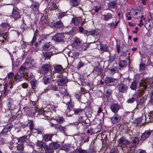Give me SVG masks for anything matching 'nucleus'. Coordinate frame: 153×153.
<instances>
[{
	"mask_svg": "<svg viewBox=\"0 0 153 153\" xmlns=\"http://www.w3.org/2000/svg\"><path fill=\"white\" fill-rule=\"evenodd\" d=\"M63 97V102L64 103L66 104L67 105V109L65 111V113L68 116H71L72 115L70 114V112L72 111V109L74 107V104L71 102V97L67 93L65 94Z\"/></svg>",
	"mask_w": 153,
	"mask_h": 153,
	"instance_id": "f257e3e1",
	"label": "nucleus"
},
{
	"mask_svg": "<svg viewBox=\"0 0 153 153\" xmlns=\"http://www.w3.org/2000/svg\"><path fill=\"white\" fill-rule=\"evenodd\" d=\"M150 87H153V79L146 78L145 80H142L139 85L140 90L142 91Z\"/></svg>",
	"mask_w": 153,
	"mask_h": 153,
	"instance_id": "f03ea898",
	"label": "nucleus"
},
{
	"mask_svg": "<svg viewBox=\"0 0 153 153\" xmlns=\"http://www.w3.org/2000/svg\"><path fill=\"white\" fill-rule=\"evenodd\" d=\"M117 88L119 92L125 93L127 91L128 87L126 85L121 82L117 85Z\"/></svg>",
	"mask_w": 153,
	"mask_h": 153,
	"instance_id": "7ed1b4c3",
	"label": "nucleus"
},
{
	"mask_svg": "<svg viewBox=\"0 0 153 153\" xmlns=\"http://www.w3.org/2000/svg\"><path fill=\"white\" fill-rule=\"evenodd\" d=\"M35 62L32 58L27 59L24 63L25 66L27 68H31L35 66Z\"/></svg>",
	"mask_w": 153,
	"mask_h": 153,
	"instance_id": "20e7f679",
	"label": "nucleus"
},
{
	"mask_svg": "<svg viewBox=\"0 0 153 153\" xmlns=\"http://www.w3.org/2000/svg\"><path fill=\"white\" fill-rule=\"evenodd\" d=\"M11 17L16 20L20 18L21 15L19 9L16 7H13L12 14Z\"/></svg>",
	"mask_w": 153,
	"mask_h": 153,
	"instance_id": "39448f33",
	"label": "nucleus"
},
{
	"mask_svg": "<svg viewBox=\"0 0 153 153\" xmlns=\"http://www.w3.org/2000/svg\"><path fill=\"white\" fill-rule=\"evenodd\" d=\"M64 34L63 33H58L54 36L53 39L56 41L58 42H63L64 41L65 38Z\"/></svg>",
	"mask_w": 153,
	"mask_h": 153,
	"instance_id": "423d86ee",
	"label": "nucleus"
},
{
	"mask_svg": "<svg viewBox=\"0 0 153 153\" xmlns=\"http://www.w3.org/2000/svg\"><path fill=\"white\" fill-rule=\"evenodd\" d=\"M118 143L119 145L122 147H126L127 145H129V141L123 137L119 139Z\"/></svg>",
	"mask_w": 153,
	"mask_h": 153,
	"instance_id": "0eeeda50",
	"label": "nucleus"
},
{
	"mask_svg": "<svg viewBox=\"0 0 153 153\" xmlns=\"http://www.w3.org/2000/svg\"><path fill=\"white\" fill-rule=\"evenodd\" d=\"M139 139L136 137H131L130 138V141L129 142V146L130 148L135 147L138 143Z\"/></svg>",
	"mask_w": 153,
	"mask_h": 153,
	"instance_id": "6e6552de",
	"label": "nucleus"
},
{
	"mask_svg": "<svg viewBox=\"0 0 153 153\" xmlns=\"http://www.w3.org/2000/svg\"><path fill=\"white\" fill-rule=\"evenodd\" d=\"M51 69V67L48 64H45L42 65L40 69L41 73H46L49 71Z\"/></svg>",
	"mask_w": 153,
	"mask_h": 153,
	"instance_id": "1a4fd4ad",
	"label": "nucleus"
},
{
	"mask_svg": "<svg viewBox=\"0 0 153 153\" xmlns=\"http://www.w3.org/2000/svg\"><path fill=\"white\" fill-rule=\"evenodd\" d=\"M152 131L149 130L146 131L142 133L141 136L140 140L142 141H144L148 138L151 135Z\"/></svg>",
	"mask_w": 153,
	"mask_h": 153,
	"instance_id": "9d476101",
	"label": "nucleus"
},
{
	"mask_svg": "<svg viewBox=\"0 0 153 153\" xmlns=\"http://www.w3.org/2000/svg\"><path fill=\"white\" fill-rule=\"evenodd\" d=\"M124 56L123 55H120L119 58L120 61L118 64L119 67L121 68L125 67L127 65V62L126 60L121 59L123 58Z\"/></svg>",
	"mask_w": 153,
	"mask_h": 153,
	"instance_id": "9b49d317",
	"label": "nucleus"
},
{
	"mask_svg": "<svg viewBox=\"0 0 153 153\" xmlns=\"http://www.w3.org/2000/svg\"><path fill=\"white\" fill-rule=\"evenodd\" d=\"M110 108L111 111L115 114H117L120 109V106L116 103L112 104Z\"/></svg>",
	"mask_w": 153,
	"mask_h": 153,
	"instance_id": "f8f14e48",
	"label": "nucleus"
},
{
	"mask_svg": "<svg viewBox=\"0 0 153 153\" xmlns=\"http://www.w3.org/2000/svg\"><path fill=\"white\" fill-rule=\"evenodd\" d=\"M145 27L148 30H150L153 27V22L152 20L149 19L145 23Z\"/></svg>",
	"mask_w": 153,
	"mask_h": 153,
	"instance_id": "ddd939ff",
	"label": "nucleus"
},
{
	"mask_svg": "<svg viewBox=\"0 0 153 153\" xmlns=\"http://www.w3.org/2000/svg\"><path fill=\"white\" fill-rule=\"evenodd\" d=\"M13 127V126L11 124H7L5 127L3 129V130L0 132L1 134H4V133L10 131L12 128Z\"/></svg>",
	"mask_w": 153,
	"mask_h": 153,
	"instance_id": "4468645a",
	"label": "nucleus"
},
{
	"mask_svg": "<svg viewBox=\"0 0 153 153\" xmlns=\"http://www.w3.org/2000/svg\"><path fill=\"white\" fill-rule=\"evenodd\" d=\"M102 17L103 20L107 21L113 18V15L110 13H108L106 15H102Z\"/></svg>",
	"mask_w": 153,
	"mask_h": 153,
	"instance_id": "2eb2a0df",
	"label": "nucleus"
},
{
	"mask_svg": "<svg viewBox=\"0 0 153 153\" xmlns=\"http://www.w3.org/2000/svg\"><path fill=\"white\" fill-rule=\"evenodd\" d=\"M52 90L54 91H58V88L55 85V83L53 82L48 85L46 90Z\"/></svg>",
	"mask_w": 153,
	"mask_h": 153,
	"instance_id": "dca6fc26",
	"label": "nucleus"
},
{
	"mask_svg": "<svg viewBox=\"0 0 153 153\" xmlns=\"http://www.w3.org/2000/svg\"><path fill=\"white\" fill-rule=\"evenodd\" d=\"M111 120L113 123L116 124L118 123L120 120V118L117 114H115L111 118Z\"/></svg>",
	"mask_w": 153,
	"mask_h": 153,
	"instance_id": "f3484780",
	"label": "nucleus"
},
{
	"mask_svg": "<svg viewBox=\"0 0 153 153\" xmlns=\"http://www.w3.org/2000/svg\"><path fill=\"white\" fill-rule=\"evenodd\" d=\"M133 16L135 18H138L141 17V19H143V20L145 19V18L144 17V16L142 15L141 12L139 10H138L136 12Z\"/></svg>",
	"mask_w": 153,
	"mask_h": 153,
	"instance_id": "a211bd4d",
	"label": "nucleus"
},
{
	"mask_svg": "<svg viewBox=\"0 0 153 153\" xmlns=\"http://www.w3.org/2000/svg\"><path fill=\"white\" fill-rule=\"evenodd\" d=\"M84 109L79 107L78 108H74L73 110L74 114L76 115H80L84 111Z\"/></svg>",
	"mask_w": 153,
	"mask_h": 153,
	"instance_id": "6ab92c4d",
	"label": "nucleus"
},
{
	"mask_svg": "<svg viewBox=\"0 0 153 153\" xmlns=\"http://www.w3.org/2000/svg\"><path fill=\"white\" fill-rule=\"evenodd\" d=\"M55 54V52H47L44 53V57L46 59H50V57Z\"/></svg>",
	"mask_w": 153,
	"mask_h": 153,
	"instance_id": "aec40b11",
	"label": "nucleus"
},
{
	"mask_svg": "<svg viewBox=\"0 0 153 153\" xmlns=\"http://www.w3.org/2000/svg\"><path fill=\"white\" fill-rule=\"evenodd\" d=\"M54 144L53 143H50L49 147H46L45 148V150L48 153H52L53 152V150L54 149Z\"/></svg>",
	"mask_w": 153,
	"mask_h": 153,
	"instance_id": "412c9836",
	"label": "nucleus"
},
{
	"mask_svg": "<svg viewBox=\"0 0 153 153\" xmlns=\"http://www.w3.org/2000/svg\"><path fill=\"white\" fill-rule=\"evenodd\" d=\"M54 72L55 73H61L63 71V68L61 65H57L54 67Z\"/></svg>",
	"mask_w": 153,
	"mask_h": 153,
	"instance_id": "4be33fe9",
	"label": "nucleus"
},
{
	"mask_svg": "<svg viewBox=\"0 0 153 153\" xmlns=\"http://www.w3.org/2000/svg\"><path fill=\"white\" fill-rule=\"evenodd\" d=\"M54 25V27L56 28H62L64 27V25L61 20L56 22Z\"/></svg>",
	"mask_w": 153,
	"mask_h": 153,
	"instance_id": "5701e85b",
	"label": "nucleus"
},
{
	"mask_svg": "<svg viewBox=\"0 0 153 153\" xmlns=\"http://www.w3.org/2000/svg\"><path fill=\"white\" fill-rule=\"evenodd\" d=\"M82 21V19L81 18H73L72 20V23H73L76 25H79Z\"/></svg>",
	"mask_w": 153,
	"mask_h": 153,
	"instance_id": "b1692460",
	"label": "nucleus"
},
{
	"mask_svg": "<svg viewBox=\"0 0 153 153\" xmlns=\"http://www.w3.org/2000/svg\"><path fill=\"white\" fill-rule=\"evenodd\" d=\"M54 135L53 134H46L43 136V137L45 141H48L51 140L52 137Z\"/></svg>",
	"mask_w": 153,
	"mask_h": 153,
	"instance_id": "393cba45",
	"label": "nucleus"
},
{
	"mask_svg": "<svg viewBox=\"0 0 153 153\" xmlns=\"http://www.w3.org/2000/svg\"><path fill=\"white\" fill-rule=\"evenodd\" d=\"M32 88L33 89H35L38 84V81L35 79H33L30 82Z\"/></svg>",
	"mask_w": 153,
	"mask_h": 153,
	"instance_id": "a878e982",
	"label": "nucleus"
},
{
	"mask_svg": "<svg viewBox=\"0 0 153 153\" xmlns=\"http://www.w3.org/2000/svg\"><path fill=\"white\" fill-rule=\"evenodd\" d=\"M8 27V24L6 23H3L0 25V31L3 32L6 30Z\"/></svg>",
	"mask_w": 153,
	"mask_h": 153,
	"instance_id": "bb28decb",
	"label": "nucleus"
},
{
	"mask_svg": "<svg viewBox=\"0 0 153 153\" xmlns=\"http://www.w3.org/2000/svg\"><path fill=\"white\" fill-rule=\"evenodd\" d=\"M117 3L116 1H111L108 4V7L110 9L115 8Z\"/></svg>",
	"mask_w": 153,
	"mask_h": 153,
	"instance_id": "cd10ccee",
	"label": "nucleus"
},
{
	"mask_svg": "<svg viewBox=\"0 0 153 153\" xmlns=\"http://www.w3.org/2000/svg\"><path fill=\"white\" fill-rule=\"evenodd\" d=\"M116 79L111 77H107L105 79V83L106 84L112 83L114 82Z\"/></svg>",
	"mask_w": 153,
	"mask_h": 153,
	"instance_id": "c85d7f7f",
	"label": "nucleus"
},
{
	"mask_svg": "<svg viewBox=\"0 0 153 153\" xmlns=\"http://www.w3.org/2000/svg\"><path fill=\"white\" fill-rule=\"evenodd\" d=\"M26 77L29 79H31L34 77V76L32 73L30 71L26 72L25 74Z\"/></svg>",
	"mask_w": 153,
	"mask_h": 153,
	"instance_id": "c756f323",
	"label": "nucleus"
},
{
	"mask_svg": "<svg viewBox=\"0 0 153 153\" xmlns=\"http://www.w3.org/2000/svg\"><path fill=\"white\" fill-rule=\"evenodd\" d=\"M9 102L7 104L8 107L10 109H13L15 107L14 105L13 104V101L11 99H9Z\"/></svg>",
	"mask_w": 153,
	"mask_h": 153,
	"instance_id": "7c9ffc66",
	"label": "nucleus"
},
{
	"mask_svg": "<svg viewBox=\"0 0 153 153\" xmlns=\"http://www.w3.org/2000/svg\"><path fill=\"white\" fill-rule=\"evenodd\" d=\"M39 112V114L40 115V117L42 119L46 118V117H45V116L46 115V113L47 112L45 111L44 110L39 109L37 110Z\"/></svg>",
	"mask_w": 153,
	"mask_h": 153,
	"instance_id": "2f4dec72",
	"label": "nucleus"
},
{
	"mask_svg": "<svg viewBox=\"0 0 153 153\" xmlns=\"http://www.w3.org/2000/svg\"><path fill=\"white\" fill-rule=\"evenodd\" d=\"M137 83L136 80H134L131 83L130 86V88L131 89L135 90L137 89Z\"/></svg>",
	"mask_w": 153,
	"mask_h": 153,
	"instance_id": "473e14b6",
	"label": "nucleus"
},
{
	"mask_svg": "<svg viewBox=\"0 0 153 153\" xmlns=\"http://www.w3.org/2000/svg\"><path fill=\"white\" fill-rule=\"evenodd\" d=\"M108 46L105 44H101L100 45V49L104 51H108L109 54H110V52L108 50Z\"/></svg>",
	"mask_w": 153,
	"mask_h": 153,
	"instance_id": "72a5a7b5",
	"label": "nucleus"
},
{
	"mask_svg": "<svg viewBox=\"0 0 153 153\" xmlns=\"http://www.w3.org/2000/svg\"><path fill=\"white\" fill-rule=\"evenodd\" d=\"M79 3L78 0H71L70 1V4L72 6L76 7Z\"/></svg>",
	"mask_w": 153,
	"mask_h": 153,
	"instance_id": "f704fd0d",
	"label": "nucleus"
},
{
	"mask_svg": "<svg viewBox=\"0 0 153 153\" xmlns=\"http://www.w3.org/2000/svg\"><path fill=\"white\" fill-rule=\"evenodd\" d=\"M22 76V73L20 71H19L16 75L14 76V79L15 81L21 79Z\"/></svg>",
	"mask_w": 153,
	"mask_h": 153,
	"instance_id": "c9c22d12",
	"label": "nucleus"
},
{
	"mask_svg": "<svg viewBox=\"0 0 153 153\" xmlns=\"http://www.w3.org/2000/svg\"><path fill=\"white\" fill-rule=\"evenodd\" d=\"M28 125L30 131H32L34 130L33 128L34 126L33 123V121L32 120H30L28 121Z\"/></svg>",
	"mask_w": 153,
	"mask_h": 153,
	"instance_id": "e433bc0d",
	"label": "nucleus"
},
{
	"mask_svg": "<svg viewBox=\"0 0 153 153\" xmlns=\"http://www.w3.org/2000/svg\"><path fill=\"white\" fill-rule=\"evenodd\" d=\"M56 120L59 123H63L64 120V119L62 117H58L55 118Z\"/></svg>",
	"mask_w": 153,
	"mask_h": 153,
	"instance_id": "4c0bfd02",
	"label": "nucleus"
},
{
	"mask_svg": "<svg viewBox=\"0 0 153 153\" xmlns=\"http://www.w3.org/2000/svg\"><path fill=\"white\" fill-rule=\"evenodd\" d=\"M50 47V42H49L45 43L42 46V48L43 50L45 51H47L48 50V49Z\"/></svg>",
	"mask_w": 153,
	"mask_h": 153,
	"instance_id": "58836bf2",
	"label": "nucleus"
},
{
	"mask_svg": "<svg viewBox=\"0 0 153 153\" xmlns=\"http://www.w3.org/2000/svg\"><path fill=\"white\" fill-rule=\"evenodd\" d=\"M27 137V136L25 135L20 137L19 139H18V143H23L25 142L26 140Z\"/></svg>",
	"mask_w": 153,
	"mask_h": 153,
	"instance_id": "ea45409f",
	"label": "nucleus"
},
{
	"mask_svg": "<svg viewBox=\"0 0 153 153\" xmlns=\"http://www.w3.org/2000/svg\"><path fill=\"white\" fill-rule=\"evenodd\" d=\"M24 147V146L23 143H18V145L17 146V149L19 151H23Z\"/></svg>",
	"mask_w": 153,
	"mask_h": 153,
	"instance_id": "a19ab883",
	"label": "nucleus"
},
{
	"mask_svg": "<svg viewBox=\"0 0 153 153\" xmlns=\"http://www.w3.org/2000/svg\"><path fill=\"white\" fill-rule=\"evenodd\" d=\"M75 153H87V151L79 148L76 150Z\"/></svg>",
	"mask_w": 153,
	"mask_h": 153,
	"instance_id": "79ce46f5",
	"label": "nucleus"
},
{
	"mask_svg": "<svg viewBox=\"0 0 153 153\" xmlns=\"http://www.w3.org/2000/svg\"><path fill=\"white\" fill-rule=\"evenodd\" d=\"M58 85L59 86H63L65 85V80L64 79H61L59 80H58Z\"/></svg>",
	"mask_w": 153,
	"mask_h": 153,
	"instance_id": "37998d69",
	"label": "nucleus"
},
{
	"mask_svg": "<svg viewBox=\"0 0 153 153\" xmlns=\"http://www.w3.org/2000/svg\"><path fill=\"white\" fill-rule=\"evenodd\" d=\"M148 117H149V120H147V118H146V121L148 122H151L153 120V111L150 112L149 113V114L148 115Z\"/></svg>",
	"mask_w": 153,
	"mask_h": 153,
	"instance_id": "c03bdc74",
	"label": "nucleus"
},
{
	"mask_svg": "<svg viewBox=\"0 0 153 153\" xmlns=\"http://www.w3.org/2000/svg\"><path fill=\"white\" fill-rule=\"evenodd\" d=\"M37 146L39 147L44 148L45 146V143L41 141H38L36 143Z\"/></svg>",
	"mask_w": 153,
	"mask_h": 153,
	"instance_id": "a18cd8bd",
	"label": "nucleus"
},
{
	"mask_svg": "<svg viewBox=\"0 0 153 153\" xmlns=\"http://www.w3.org/2000/svg\"><path fill=\"white\" fill-rule=\"evenodd\" d=\"M0 37L1 38L4 39L5 40H7L8 38V35L7 33H3L0 34Z\"/></svg>",
	"mask_w": 153,
	"mask_h": 153,
	"instance_id": "49530a36",
	"label": "nucleus"
},
{
	"mask_svg": "<svg viewBox=\"0 0 153 153\" xmlns=\"http://www.w3.org/2000/svg\"><path fill=\"white\" fill-rule=\"evenodd\" d=\"M56 128L61 131H64L65 128L59 124H57L55 126Z\"/></svg>",
	"mask_w": 153,
	"mask_h": 153,
	"instance_id": "de8ad7c7",
	"label": "nucleus"
},
{
	"mask_svg": "<svg viewBox=\"0 0 153 153\" xmlns=\"http://www.w3.org/2000/svg\"><path fill=\"white\" fill-rule=\"evenodd\" d=\"M110 54L109 59L108 60L109 62L111 63L112 62L114 61L115 59V55H114L113 56H111V53Z\"/></svg>",
	"mask_w": 153,
	"mask_h": 153,
	"instance_id": "09e8293b",
	"label": "nucleus"
},
{
	"mask_svg": "<svg viewBox=\"0 0 153 153\" xmlns=\"http://www.w3.org/2000/svg\"><path fill=\"white\" fill-rule=\"evenodd\" d=\"M43 79L44 80V83L45 84H46L49 83L50 81V78L46 76L44 77L43 78Z\"/></svg>",
	"mask_w": 153,
	"mask_h": 153,
	"instance_id": "8fccbe9b",
	"label": "nucleus"
},
{
	"mask_svg": "<svg viewBox=\"0 0 153 153\" xmlns=\"http://www.w3.org/2000/svg\"><path fill=\"white\" fill-rule=\"evenodd\" d=\"M135 100V99L134 97H132L128 99L127 100V102L128 103H133Z\"/></svg>",
	"mask_w": 153,
	"mask_h": 153,
	"instance_id": "3c124183",
	"label": "nucleus"
},
{
	"mask_svg": "<svg viewBox=\"0 0 153 153\" xmlns=\"http://www.w3.org/2000/svg\"><path fill=\"white\" fill-rule=\"evenodd\" d=\"M140 70L141 71H143L146 68L145 65L143 63H141L139 65Z\"/></svg>",
	"mask_w": 153,
	"mask_h": 153,
	"instance_id": "603ef678",
	"label": "nucleus"
},
{
	"mask_svg": "<svg viewBox=\"0 0 153 153\" xmlns=\"http://www.w3.org/2000/svg\"><path fill=\"white\" fill-rule=\"evenodd\" d=\"M112 91L110 89H108L105 93V96L107 97H109L111 94Z\"/></svg>",
	"mask_w": 153,
	"mask_h": 153,
	"instance_id": "864d4df0",
	"label": "nucleus"
},
{
	"mask_svg": "<svg viewBox=\"0 0 153 153\" xmlns=\"http://www.w3.org/2000/svg\"><path fill=\"white\" fill-rule=\"evenodd\" d=\"M33 7L36 10H37L39 8V4L38 3L34 2L32 4Z\"/></svg>",
	"mask_w": 153,
	"mask_h": 153,
	"instance_id": "5fc2aeb1",
	"label": "nucleus"
},
{
	"mask_svg": "<svg viewBox=\"0 0 153 153\" xmlns=\"http://www.w3.org/2000/svg\"><path fill=\"white\" fill-rule=\"evenodd\" d=\"M66 15V13H59V15L58 16V18L59 19H60L63 18Z\"/></svg>",
	"mask_w": 153,
	"mask_h": 153,
	"instance_id": "6e6d98bb",
	"label": "nucleus"
},
{
	"mask_svg": "<svg viewBox=\"0 0 153 153\" xmlns=\"http://www.w3.org/2000/svg\"><path fill=\"white\" fill-rule=\"evenodd\" d=\"M14 75V73L13 72H10L7 74V78L9 79L12 78Z\"/></svg>",
	"mask_w": 153,
	"mask_h": 153,
	"instance_id": "4d7b16f0",
	"label": "nucleus"
},
{
	"mask_svg": "<svg viewBox=\"0 0 153 153\" xmlns=\"http://www.w3.org/2000/svg\"><path fill=\"white\" fill-rule=\"evenodd\" d=\"M54 144V149H57L59 147V145L57 143L55 142H53Z\"/></svg>",
	"mask_w": 153,
	"mask_h": 153,
	"instance_id": "13d9d810",
	"label": "nucleus"
},
{
	"mask_svg": "<svg viewBox=\"0 0 153 153\" xmlns=\"http://www.w3.org/2000/svg\"><path fill=\"white\" fill-rule=\"evenodd\" d=\"M76 30L75 28H73L68 33L70 34H72V33H76Z\"/></svg>",
	"mask_w": 153,
	"mask_h": 153,
	"instance_id": "bf43d9fd",
	"label": "nucleus"
},
{
	"mask_svg": "<svg viewBox=\"0 0 153 153\" xmlns=\"http://www.w3.org/2000/svg\"><path fill=\"white\" fill-rule=\"evenodd\" d=\"M110 153H118V150L114 148L111 149Z\"/></svg>",
	"mask_w": 153,
	"mask_h": 153,
	"instance_id": "052dcab7",
	"label": "nucleus"
},
{
	"mask_svg": "<svg viewBox=\"0 0 153 153\" xmlns=\"http://www.w3.org/2000/svg\"><path fill=\"white\" fill-rule=\"evenodd\" d=\"M83 65V64L81 62H79L77 65L78 68H80Z\"/></svg>",
	"mask_w": 153,
	"mask_h": 153,
	"instance_id": "680f3d73",
	"label": "nucleus"
},
{
	"mask_svg": "<svg viewBox=\"0 0 153 153\" xmlns=\"http://www.w3.org/2000/svg\"><path fill=\"white\" fill-rule=\"evenodd\" d=\"M130 15V13L129 12H127L126 14V17L127 18L128 20H131V19Z\"/></svg>",
	"mask_w": 153,
	"mask_h": 153,
	"instance_id": "e2e57ef3",
	"label": "nucleus"
},
{
	"mask_svg": "<svg viewBox=\"0 0 153 153\" xmlns=\"http://www.w3.org/2000/svg\"><path fill=\"white\" fill-rule=\"evenodd\" d=\"M74 42L77 45H79L81 43V41L78 38H77L75 40Z\"/></svg>",
	"mask_w": 153,
	"mask_h": 153,
	"instance_id": "0e129e2a",
	"label": "nucleus"
},
{
	"mask_svg": "<svg viewBox=\"0 0 153 153\" xmlns=\"http://www.w3.org/2000/svg\"><path fill=\"white\" fill-rule=\"evenodd\" d=\"M36 38L35 37V36H34L33 38V39H32V41H31V43L32 45H33L34 44V43L36 42L35 41H36Z\"/></svg>",
	"mask_w": 153,
	"mask_h": 153,
	"instance_id": "69168bd1",
	"label": "nucleus"
},
{
	"mask_svg": "<svg viewBox=\"0 0 153 153\" xmlns=\"http://www.w3.org/2000/svg\"><path fill=\"white\" fill-rule=\"evenodd\" d=\"M22 87L23 88H27L28 87V85L27 83H23L22 85Z\"/></svg>",
	"mask_w": 153,
	"mask_h": 153,
	"instance_id": "338daca9",
	"label": "nucleus"
},
{
	"mask_svg": "<svg viewBox=\"0 0 153 153\" xmlns=\"http://www.w3.org/2000/svg\"><path fill=\"white\" fill-rule=\"evenodd\" d=\"M150 97L151 100H153V90L150 93Z\"/></svg>",
	"mask_w": 153,
	"mask_h": 153,
	"instance_id": "774afa93",
	"label": "nucleus"
}]
</instances>
